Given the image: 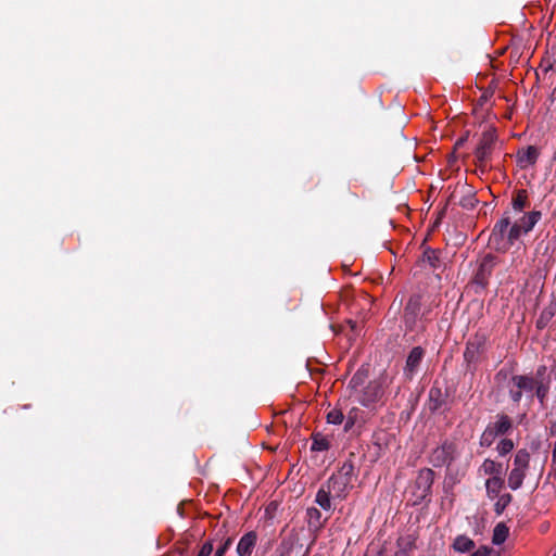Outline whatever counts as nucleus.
I'll list each match as a JSON object with an SVG mask.
<instances>
[{
	"mask_svg": "<svg viewBox=\"0 0 556 556\" xmlns=\"http://www.w3.org/2000/svg\"><path fill=\"white\" fill-rule=\"evenodd\" d=\"M530 454L526 450H519L514 458V467L508 476V485L511 490L521 486L529 466Z\"/></svg>",
	"mask_w": 556,
	"mask_h": 556,
	"instance_id": "f257e3e1",
	"label": "nucleus"
},
{
	"mask_svg": "<svg viewBox=\"0 0 556 556\" xmlns=\"http://www.w3.org/2000/svg\"><path fill=\"white\" fill-rule=\"evenodd\" d=\"M541 213L538 211L525 214L519 220H517L510 228L508 233L509 241L517 240L522 233H527L535 226L540 220Z\"/></svg>",
	"mask_w": 556,
	"mask_h": 556,
	"instance_id": "f03ea898",
	"label": "nucleus"
},
{
	"mask_svg": "<svg viewBox=\"0 0 556 556\" xmlns=\"http://www.w3.org/2000/svg\"><path fill=\"white\" fill-rule=\"evenodd\" d=\"M350 470L345 473L333 475L327 484V488L331 492L333 497L343 498L346 496L351 479L349 477Z\"/></svg>",
	"mask_w": 556,
	"mask_h": 556,
	"instance_id": "7ed1b4c3",
	"label": "nucleus"
},
{
	"mask_svg": "<svg viewBox=\"0 0 556 556\" xmlns=\"http://www.w3.org/2000/svg\"><path fill=\"white\" fill-rule=\"evenodd\" d=\"M257 543V534L250 531L241 536L237 545L238 556H251Z\"/></svg>",
	"mask_w": 556,
	"mask_h": 556,
	"instance_id": "20e7f679",
	"label": "nucleus"
},
{
	"mask_svg": "<svg viewBox=\"0 0 556 556\" xmlns=\"http://www.w3.org/2000/svg\"><path fill=\"white\" fill-rule=\"evenodd\" d=\"M539 155L540 152L538 148L529 146L518 151L517 161L521 168H527L533 166L536 163Z\"/></svg>",
	"mask_w": 556,
	"mask_h": 556,
	"instance_id": "39448f33",
	"label": "nucleus"
},
{
	"mask_svg": "<svg viewBox=\"0 0 556 556\" xmlns=\"http://www.w3.org/2000/svg\"><path fill=\"white\" fill-rule=\"evenodd\" d=\"M514 384L517 387V391L511 389V396L515 402H518L521 397V391L533 392L535 380L527 376H517L514 378Z\"/></svg>",
	"mask_w": 556,
	"mask_h": 556,
	"instance_id": "423d86ee",
	"label": "nucleus"
},
{
	"mask_svg": "<svg viewBox=\"0 0 556 556\" xmlns=\"http://www.w3.org/2000/svg\"><path fill=\"white\" fill-rule=\"evenodd\" d=\"M424 357V351L420 348H414L406 361V368L410 372L415 371L417 367L419 366L421 359Z\"/></svg>",
	"mask_w": 556,
	"mask_h": 556,
	"instance_id": "0eeeda50",
	"label": "nucleus"
},
{
	"mask_svg": "<svg viewBox=\"0 0 556 556\" xmlns=\"http://www.w3.org/2000/svg\"><path fill=\"white\" fill-rule=\"evenodd\" d=\"M473 547V541L465 535H458L453 543V548L459 553L470 552Z\"/></svg>",
	"mask_w": 556,
	"mask_h": 556,
	"instance_id": "6e6552de",
	"label": "nucleus"
},
{
	"mask_svg": "<svg viewBox=\"0 0 556 556\" xmlns=\"http://www.w3.org/2000/svg\"><path fill=\"white\" fill-rule=\"evenodd\" d=\"M490 428L497 434H505L511 428V421L507 416H500L496 421L489 425Z\"/></svg>",
	"mask_w": 556,
	"mask_h": 556,
	"instance_id": "1a4fd4ad",
	"label": "nucleus"
},
{
	"mask_svg": "<svg viewBox=\"0 0 556 556\" xmlns=\"http://www.w3.org/2000/svg\"><path fill=\"white\" fill-rule=\"evenodd\" d=\"M480 471L485 476H501L502 466L492 459H485L480 467Z\"/></svg>",
	"mask_w": 556,
	"mask_h": 556,
	"instance_id": "9d476101",
	"label": "nucleus"
},
{
	"mask_svg": "<svg viewBox=\"0 0 556 556\" xmlns=\"http://www.w3.org/2000/svg\"><path fill=\"white\" fill-rule=\"evenodd\" d=\"M485 486H486L489 496L495 497L500 493V491L503 486V480H502L501 476H495V477H491L490 479H488L485 482Z\"/></svg>",
	"mask_w": 556,
	"mask_h": 556,
	"instance_id": "9b49d317",
	"label": "nucleus"
},
{
	"mask_svg": "<svg viewBox=\"0 0 556 556\" xmlns=\"http://www.w3.org/2000/svg\"><path fill=\"white\" fill-rule=\"evenodd\" d=\"M508 533H509V529L506 525H504V523L496 525V527L493 530L492 542L497 545L504 543L508 536Z\"/></svg>",
	"mask_w": 556,
	"mask_h": 556,
	"instance_id": "f8f14e48",
	"label": "nucleus"
},
{
	"mask_svg": "<svg viewBox=\"0 0 556 556\" xmlns=\"http://www.w3.org/2000/svg\"><path fill=\"white\" fill-rule=\"evenodd\" d=\"M330 495H332V494L328 488H327V490L321 488L316 494V503L324 509H327V510L330 509L331 508Z\"/></svg>",
	"mask_w": 556,
	"mask_h": 556,
	"instance_id": "ddd939ff",
	"label": "nucleus"
},
{
	"mask_svg": "<svg viewBox=\"0 0 556 556\" xmlns=\"http://www.w3.org/2000/svg\"><path fill=\"white\" fill-rule=\"evenodd\" d=\"M528 204V194L526 190H519L513 200V208L521 212Z\"/></svg>",
	"mask_w": 556,
	"mask_h": 556,
	"instance_id": "4468645a",
	"label": "nucleus"
},
{
	"mask_svg": "<svg viewBox=\"0 0 556 556\" xmlns=\"http://www.w3.org/2000/svg\"><path fill=\"white\" fill-rule=\"evenodd\" d=\"M432 476L433 473L429 469L420 471L417 482L424 485V491H427L430 488L432 483Z\"/></svg>",
	"mask_w": 556,
	"mask_h": 556,
	"instance_id": "2eb2a0df",
	"label": "nucleus"
},
{
	"mask_svg": "<svg viewBox=\"0 0 556 556\" xmlns=\"http://www.w3.org/2000/svg\"><path fill=\"white\" fill-rule=\"evenodd\" d=\"M497 434L488 426L481 435V445L490 446Z\"/></svg>",
	"mask_w": 556,
	"mask_h": 556,
	"instance_id": "dca6fc26",
	"label": "nucleus"
},
{
	"mask_svg": "<svg viewBox=\"0 0 556 556\" xmlns=\"http://www.w3.org/2000/svg\"><path fill=\"white\" fill-rule=\"evenodd\" d=\"M327 421L333 425H340L343 421V414L338 409H332L327 414Z\"/></svg>",
	"mask_w": 556,
	"mask_h": 556,
	"instance_id": "f3484780",
	"label": "nucleus"
},
{
	"mask_svg": "<svg viewBox=\"0 0 556 556\" xmlns=\"http://www.w3.org/2000/svg\"><path fill=\"white\" fill-rule=\"evenodd\" d=\"M536 394V396L540 399L541 402H543L544 397L546 396L548 392V386L543 383L542 381L539 382L535 380V386L533 390Z\"/></svg>",
	"mask_w": 556,
	"mask_h": 556,
	"instance_id": "a211bd4d",
	"label": "nucleus"
},
{
	"mask_svg": "<svg viewBox=\"0 0 556 556\" xmlns=\"http://www.w3.org/2000/svg\"><path fill=\"white\" fill-rule=\"evenodd\" d=\"M496 448L501 455H505L514 448V443L509 439H504L497 444Z\"/></svg>",
	"mask_w": 556,
	"mask_h": 556,
	"instance_id": "6ab92c4d",
	"label": "nucleus"
},
{
	"mask_svg": "<svg viewBox=\"0 0 556 556\" xmlns=\"http://www.w3.org/2000/svg\"><path fill=\"white\" fill-rule=\"evenodd\" d=\"M509 502H510L509 494L502 495L495 505L497 513H501Z\"/></svg>",
	"mask_w": 556,
	"mask_h": 556,
	"instance_id": "aec40b11",
	"label": "nucleus"
},
{
	"mask_svg": "<svg viewBox=\"0 0 556 556\" xmlns=\"http://www.w3.org/2000/svg\"><path fill=\"white\" fill-rule=\"evenodd\" d=\"M328 447V443L325 439L314 438L312 448L315 451H324Z\"/></svg>",
	"mask_w": 556,
	"mask_h": 556,
	"instance_id": "412c9836",
	"label": "nucleus"
},
{
	"mask_svg": "<svg viewBox=\"0 0 556 556\" xmlns=\"http://www.w3.org/2000/svg\"><path fill=\"white\" fill-rule=\"evenodd\" d=\"M213 552V545L211 543H204L200 548L197 556H210Z\"/></svg>",
	"mask_w": 556,
	"mask_h": 556,
	"instance_id": "4be33fe9",
	"label": "nucleus"
},
{
	"mask_svg": "<svg viewBox=\"0 0 556 556\" xmlns=\"http://www.w3.org/2000/svg\"><path fill=\"white\" fill-rule=\"evenodd\" d=\"M490 553H491V548H489L486 546H480L473 553H471L469 556H489Z\"/></svg>",
	"mask_w": 556,
	"mask_h": 556,
	"instance_id": "5701e85b",
	"label": "nucleus"
},
{
	"mask_svg": "<svg viewBox=\"0 0 556 556\" xmlns=\"http://www.w3.org/2000/svg\"><path fill=\"white\" fill-rule=\"evenodd\" d=\"M230 539H228L222 546H219L215 553L214 556H224L226 551L229 548L230 546Z\"/></svg>",
	"mask_w": 556,
	"mask_h": 556,
	"instance_id": "b1692460",
	"label": "nucleus"
},
{
	"mask_svg": "<svg viewBox=\"0 0 556 556\" xmlns=\"http://www.w3.org/2000/svg\"><path fill=\"white\" fill-rule=\"evenodd\" d=\"M509 225V222L507 218L505 219H502L497 225H496V228L500 229L501 232H504L506 230V228L508 227Z\"/></svg>",
	"mask_w": 556,
	"mask_h": 556,
	"instance_id": "393cba45",
	"label": "nucleus"
},
{
	"mask_svg": "<svg viewBox=\"0 0 556 556\" xmlns=\"http://www.w3.org/2000/svg\"><path fill=\"white\" fill-rule=\"evenodd\" d=\"M308 514L311 517L319 516V511L316 508L308 509Z\"/></svg>",
	"mask_w": 556,
	"mask_h": 556,
	"instance_id": "a878e982",
	"label": "nucleus"
},
{
	"mask_svg": "<svg viewBox=\"0 0 556 556\" xmlns=\"http://www.w3.org/2000/svg\"><path fill=\"white\" fill-rule=\"evenodd\" d=\"M395 556H408L406 551L397 552Z\"/></svg>",
	"mask_w": 556,
	"mask_h": 556,
	"instance_id": "bb28decb",
	"label": "nucleus"
}]
</instances>
